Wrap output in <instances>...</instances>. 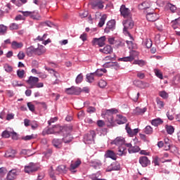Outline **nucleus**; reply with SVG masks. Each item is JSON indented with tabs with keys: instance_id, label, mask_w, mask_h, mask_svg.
Wrapping results in <instances>:
<instances>
[{
	"instance_id": "1",
	"label": "nucleus",
	"mask_w": 180,
	"mask_h": 180,
	"mask_svg": "<svg viewBox=\"0 0 180 180\" xmlns=\"http://www.w3.org/2000/svg\"><path fill=\"white\" fill-rule=\"evenodd\" d=\"M125 140L122 136H117L115 139L111 141V144H114L118 147V155L122 157L127 154V149L124 147Z\"/></svg>"
},
{
	"instance_id": "2",
	"label": "nucleus",
	"mask_w": 180,
	"mask_h": 180,
	"mask_svg": "<svg viewBox=\"0 0 180 180\" xmlns=\"http://www.w3.org/2000/svg\"><path fill=\"white\" fill-rule=\"evenodd\" d=\"M46 53V47L43 45H39L37 48L31 46L26 49V55L27 57H34V56H43Z\"/></svg>"
},
{
	"instance_id": "3",
	"label": "nucleus",
	"mask_w": 180,
	"mask_h": 180,
	"mask_svg": "<svg viewBox=\"0 0 180 180\" xmlns=\"http://www.w3.org/2000/svg\"><path fill=\"white\" fill-rule=\"evenodd\" d=\"M122 25L124 26V29H123L124 34L129 36L131 40H133V37H131V35L130 34V32H129V30L133 29V27H134V22L131 19V17L130 18H127V20H124L122 22Z\"/></svg>"
},
{
	"instance_id": "4",
	"label": "nucleus",
	"mask_w": 180,
	"mask_h": 180,
	"mask_svg": "<svg viewBox=\"0 0 180 180\" xmlns=\"http://www.w3.org/2000/svg\"><path fill=\"white\" fill-rule=\"evenodd\" d=\"M40 169V165L39 163L30 162L28 165L25 166V172L26 174H32Z\"/></svg>"
},
{
	"instance_id": "5",
	"label": "nucleus",
	"mask_w": 180,
	"mask_h": 180,
	"mask_svg": "<svg viewBox=\"0 0 180 180\" xmlns=\"http://www.w3.org/2000/svg\"><path fill=\"white\" fill-rule=\"evenodd\" d=\"M120 12L124 19H130V18H131V11H130V9L126 7L125 5L121 6Z\"/></svg>"
},
{
	"instance_id": "6",
	"label": "nucleus",
	"mask_w": 180,
	"mask_h": 180,
	"mask_svg": "<svg viewBox=\"0 0 180 180\" xmlns=\"http://www.w3.org/2000/svg\"><path fill=\"white\" fill-rule=\"evenodd\" d=\"M105 41H106V37L103 36L100 38H94L91 43L93 46H98L99 47H103V46H105Z\"/></svg>"
},
{
	"instance_id": "7",
	"label": "nucleus",
	"mask_w": 180,
	"mask_h": 180,
	"mask_svg": "<svg viewBox=\"0 0 180 180\" xmlns=\"http://www.w3.org/2000/svg\"><path fill=\"white\" fill-rule=\"evenodd\" d=\"M65 92L68 95H79L82 92V89L80 87L72 86L70 88L65 89Z\"/></svg>"
},
{
	"instance_id": "8",
	"label": "nucleus",
	"mask_w": 180,
	"mask_h": 180,
	"mask_svg": "<svg viewBox=\"0 0 180 180\" xmlns=\"http://www.w3.org/2000/svg\"><path fill=\"white\" fill-rule=\"evenodd\" d=\"M116 29V21L115 20H111L107 22L106 27L104 30L105 33H110Z\"/></svg>"
},
{
	"instance_id": "9",
	"label": "nucleus",
	"mask_w": 180,
	"mask_h": 180,
	"mask_svg": "<svg viewBox=\"0 0 180 180\" xmlns=\"http://www.w3.org/2000/svg\"><path fill=\"white\" fill-rule=\"evenodd\" d=\"M39 77L30 76V77H28V79L26 80V83L28 85H30L29 89H32L33 88H34L37 82H39Z\"/></svg>"
},
{
	"instance_id": "10",
	"label": "nucleus",
	"mask_w": 180,
	"mask_h": 180,
	"mask_svg": "<svg viewBox=\"0 0 180 180\" xmlns=\"http://www.w3.org/2000/svg\"><path fill=\"white\" fill-rule=\"evenodd\" d=\"M159 18L160 15L154 13V11L150 13L148 12L146 14V19L148 20V22H155L156 20H158Z\"/></svg>"
},
{
	"instance_id": "11",
	"label": "nucleus",
	"mask_w": 180,
	"mask_h": 180,
	"mask_svg": "<svg viewBox=\"0 0 180 180\" xmlns=\"http://www.w3.org/2000/svg\"><path fill=\"white\" fill-rule=\"evenodd\" d=\"M119 169H120V163L118 162H114L106 168V172H112V171H119Z\"/></svg>"
},
{
	"instance_id": "12",
	"label": "nucleus",
	"mask_w": 180,
	"mask_h": 180,
	"mask_svg": "<svg viewBox=\"0 0 180 180\" xmlns=\"http://www.w3.org/2000/svg\"><path fill=\"white\" fill-rule=\"evenodd\" d=\"M117 113V110L115 108H112L110 110H107L105 112V117H108V122L110 123H113V116L112 115Z\"/></svg>"
},
{
	"instance_id": "13",
	"label": "nucleus",
	"mask_w": 180,
	"mask_h": 180,
	"mask_svg": "<svg viewBox=\"0 0 180 180\" xmlns=\"http://www.w3.org/2000/svg\"><path fill=\"white\" fill-rule=\"evenodd\" d=\"M18 174H19V171H18V169H11L7 174L6 179L7 180L16 179V177L18 176Z\"/></svg>"
},
{
	"instance_id": "14",
	"label": "nucleus",
	"mask_w": 180,
	"mask_h": 180,
	"mask_svg": "<svg viewBox=\"0 0 180 180\" xmlns=\"http://www.w3.org/2000/svg\"><path fill=\"white\" fill-rule=\"evenodd\" d=\"M105 158H110L111 160H113L114 161H116L117 160V156L116 155V153L115 151L112 150H108L105 151L104 155Z\"/></svg>"
},
{
	"instance_id": "15",
	"label": "nucleus",
	"mask_w": 180,
	"mask_h": 180,
	"mask_svg": "<svg viewBox=\"0 0 180 180\" xmlns=\"http://www.w3.org/2000/svg\"><path fill=\"white\" fill-rule=\"evenodd\" d=\"M95 137H96V134L95 131H91L89 134L84 135V141L89 143V141H94Z\"/></svg>"
},
{
	"instance_id": "16",
	"label": "nucleus",
	"mask_w": 180,
	"mask_h": 180,
	"mask_svg": "<svg viewBox=\"0 0 180 180\" xmlns=\"http://www.w3.org/2000/svg\"><path fill=\"white\" fill-rule=\"evenodd\" d=\"M139 163L143 167H148L150 164H151V162L150 160H148V158L147 156H141L139 158Z\"/></svg>"
},
{
	"instance_id": "17",
	"label": "nucleus",
	"mask_w": 180,
	"mask_h": 180,
	"mask_svg": "<svg viewBox=\"0 0 180 180\" xmlns=\"http://www.w3.org/2000/svg\"><path fill=\"white\" fill-rule=\"evenodd\" d=\"M125 130L131 137H133V136H136V134L139 133V129H134V130H132V129L130 128V127L129 126V124H126Z\"/></svg>"
},
{
	"instance_id": "18",
	"label": "nucleus",
	"mask_w": 180,
	"mask_h": 180,
	"mask_svg": "<svg viewBox=\"0 0 180 180\" xmlns=\"http://www.w3.org/2000/svg\"><path fill=\"white\" fill-rule=\"evenodd\" d=\"M91 167L94 168V169H101V167H102V162L98 159L91 160Z\"/></svg>"
},
{
	"instance_id": "19",
	"label": "nucleus",
	"mask_w": 180,
	"mask_h": 180,
	"mask_svg": "<svg viewBox=\"0 0 180 180\" xmlns=\"http://www.w3.org/2000/svg\"><path fill=\"white\" fill-rule=\"evenodd\" d=\"M147 112V108H140L139 107H136L134 110H133V114L136 115V116H139L140 115H144Z\"/></svg>"
},
{
	"instance_id": "20",
	"label": "nucleus",
	"mask_w": 180,
	"mask_h": 180,
	"mask_svg": "<svg viewBox=\"0 0 180 180\" xmlns=\"http://www.w3.org/2000/svg\"><path fill=\"white\" fill-rule=\"evenodd\" d=\"M99 51L104 54H111V53H113V48L110 45H107L103 49H100Z\"/></svg>"
},
{
	"instance_id": "21",
	"label": "nucleus",
	"mask_w": 180,
	"mask_h": 180,
	"mask_svg": "<svg viewBox=\"0 0 180 180\" xmlns=\"http://www.w3.org/2000/svg\"><path fill=\"white\" fill-rule=\"evenodd\" d=\"M93 9H103L104 6L102 1H96L91 4Z\"/></svg>"
},
{
	"instance_id": "22",
	"label": "nucleus",
	"mask_w": 180,
	"mask_h": 180,
	"mask_svg": "<svg viewBox=\"0 0 180 180\" xmlns=\"http://www.w3.org/2000/svg\"><path fill=\"white\" fill-rule=\"evenodd\" d=\"M79 165H81V160H76L75 162L72 163L70 165V171H71V172L75 174V172H77V171H75L76 168H78Z\"/></svg>"
},
{
	"instance_id": "23",
	"label": "nucleus",
	"mask_w": 180,
	"mask_h": 180,
	"mask_svg": "<svg viewBox=\"0 0 180 180\" xmlns=\"http://www.w3.org/2000/svg\"><path fill=\"white\" fill-rule=\"evenodd\" d=\"M6 158H15L16 157V150L13 149L8 150L5 153Z\"/></svg>"
},
{
	"instance_id": "24",
	"label": "nucleus",
	"mask_w": 180,
	"mask_h": 180,
	"mask_svg": "<svg viewBox=\"0 0 180 180\" xmlns=\"http://www.w3.org/2000/svg\"><path fill=\"white\" fill-rule=\"evenodd\" d=\"M52 144L56 148H61V145L63 144V139H54L52 141Z\"/></svg>"
},
{
	"instance_id": "25",
	"label": "nucleus",
	"mask_w": 180,
	"mask_h": 180,
	"mask_svg": "<svg viewBox=\"0 0 180 180\" xmlns=\"http://www.w3.org/2000/svg\"><path fill=\"white\" fill-rule=\"evenodd\" d=\"M22 47H23L22 42H18L16 41H13L11 43V49H13V50H18V49H22Z\"/></svg>"
},
{
	"instance_id": "26",
	"label": "nucleus",
	"mask_w": 180,
	"mask_h": 180,
	"mask_svg": "<svg viewBox=\"0 0 180 180\" xmlns=\"http://www.w3.org/2000/svg\"><path fill=\"white\" fill-rule=\"evenodd\" d=\"M67 172V169L65 165H60L57 167L56 170V175H58V174H65Z\"/></svg>"
},
{
	"instance_id": "27",
	"label": "nucleus",
	"mask_w": 180,
	"mask_h": 180,
	"mask_svg": "<svg viewBox=\"0 0 180 180\" xmlns=\"http://www.w3.org/2000/svg\"><path fill=\"white\" fill-rule=\"evenodd\" d=\"M57 132V130L54 129L53 127L52 128H47L44 129L42 132L43 136H46V134H55V133Z\"/></svg>"
},
{
	"instance_id": "28",
	"label": "nucleus",
	"mask_w": 180,
	"mask_h": 180,
	"mask_svg": "<svg viewBox=\"0 0 180 180\" xmlns=\"http://www.w3.org/2000/svg\"><path fill=\"white\" fill-rule=\"evenodd\" d=\"M117 124H124L126 122H127V119H126V117H123L122 115H117Z\"/></svg>"
},
{
	"instance_id": "29",
	"label": "nucleus",
	"mask_w": 180,
	"mask_h": 180,
	"mask_svg": "<svg viewBox=\"0 0 180 180\" xmlns=\"http://www.w3.org/2000/svg\"><path fill=\"white\" fill-rule=\"evenodd\" d=\"M30 18L34 20H40L41 19V16L37 11H31Z\"/></svg>"
},
{
	"instance_id": "30",
	"label": "nucleus",
	"mask_w": 180,
	"mask_h": 180,
	"mask_svg": "<svg viewBox=\"0 0 180 180\" xmlns=\"http://www.w3.org/2000/svg\"><path fill=\"white\" fill-rule=\"evenodd\" d=\"M108 70L105 68H101V69H97L96 71L94 72V75L96 77H102L103 74H106Z\"/></svg>"
},
{
	"instance_id": "31",
	"label": "nucleus",
	"mask_w": 180,
	"mask_h": 180,
	"mask_svg": "<svg viewBox=\"0 0 180 180\" xmlns=\"http://www.w3.org/2000/svg\"><path fill=\"white\" fill-rule=\"evenodd\" d=\"M96 77V75H95L94 72L90 73V74H87L86 75V80L87 82H94V81L95 80V77Z\"/></svg>"
},
{
	"instance_id": "32",
	"label": "nucleus",
	"mask_w": 180,
	"mask_h": 180,
	"mask_svg": "<svg viewBox=\"0 0 180 180\" xmlns=\"http://www.w3.org/2000/svg\"><path fill=\"white\" fill-rule=\"evenodd\" d=\"M163 122L164 121H162L161 118H156L152 120L151 124H153V126L157 127V126H160V124H162Z\"/></svg>"
},
{
	"instance_id": "33",
	"label": "nucleus",
	"mask_w": 180,
	"mask_h": 180,
	"mask_svg": "<svg viewBox=\"0 0 180 180\" xmlns=\"http://www.w3.org/2000/svg\"><path fill=\"white\" fill-rule=\"evenodd\" d=\"M106 19H108V15H106V14H104L101 16V18H100V21L98 22L99 27H103V25H105V22L106 21Z\"/></svg>"
},
{
	"instance_id": "34",
	"label": "nucleus",
	"mask_w": 180,
	"mask_h": 180,
	"mask_svg": "<svg viewBox=\"0 0 180 180\" xmlns=\"http://www.w3.org/2000/svg\"><path fill=\"white\" fill-rule=\"evenodd\" d=\"M101 174V172H97L96 174H92L89 176V178L91 180H106L105 179H99V174Z\"/></svg>"
},
{
	"instance_id": "35",
	"label": "nucleus",
	"mask_w": 180,
	"mask_h": 180,
	"mask_svg": "<svg viewBox=\"0 0 180 180\" xmlns=\"http://www.w3.org/2000/svg\"><path fill=\"white\" fill-rule=\"evenodd\" d=\"M140 151V147L139 146H131V148H128V152L129 154H133L134 153H139Z\"/></svg>"
},
{
	"instance_id": "36",
	"label": "nucleus",
	"mask_w": 180,
	"mask_h": 180,
	"mask_svg": "<svg viewBox=\"0 0 180 180\" xmlns=\"http://www.w3.org/2000/svg\"><path fill=\"white\" fill-rule=\"evenodd\" d=\"M165 129L167 134H174V131H175V128L172 125H166Z\"/></svg>"
},
{
	"instance_id": "37",
	"label": "nucleus",
	"mask_w": 180,
	"mask_h": 180,
	"mask_svg": "<svg viewBox=\"0 0 180 180\" xmlns=\"http://www.w3.org/2000/svg\"><path fill=\"white\" fill-rule=\"evenodd\" d=\"M156 103L159 109H164V106H165V103H164V101H161L160 98H156Z\"/></svg>"
},
{
	"instance_id": "38",
	"label": "nucleus",
	"mask_w": 180,
	"mask_h": 180,
	"mask_svg": "<svg viewBox=\"0 0 180 180\" xmlns=\"http://www.w3.org/2000/svg\"><path fill=\"white\" fill-rule=\"evenodd\" d=\"M150 8V4L147 1H144L142 4L139 5V9H148Z\"/></svg>"
},
{
	"instance_id": "39",
	"label": "nucleus",
	"mask_w": 180,
	"mask_h": 180,
	"mask_svg": "<svg viewBox=\"0 0 180 180\" xmlns=\"http://www.w3.org/2000/svg\"><path fill=\"white\" fill-rule=\"evenodd\" d=\"M72 136L68 134L62 140L67 144L68 143H71V141H72Z\"/></svg>"
},
{
	"instance_id": "40",
	"label": "nucleus",
	"mask_w": 180,
	"mask_h": 180,
	"mask_svg": "<svg viewBox=\"0 0 180 180\" xmlns=\"http://www.w3.org/2000/svg\"><path fill=\"white\" fill-rule=\"evenodd\" d=\"M155 75L158 77V78H160V79H163L164 77L162 76V72H161V70L158 69H154Z\"/></svg>"
},
{
	"instance_id": "41",
	"label": "nucleus",
	"mask_w": 180,
	"mask_h": 180,
	"mask_svg": "<svg viewBox=\"0 0 180 180\" xmlns=\"http://www.w3.org/2000/svg\"><path fill=\"white\" fill-rule=\"evenodd\" d=\"M119 61H124L125 63L129 62L131 63L133 61V58L130 56L123 57L118 59Z\"/></svg>"
},
{
	"instance_id": "42",
	"label": "nucleus",
	"mask_w": 180,
	"mask_h": 180,
	"mask_svg": "<svg viewBox=\"0 0 180 180\" xmlns=\"http://www.w3.org/2000/svg\"><path fill=\"white\" fill-rule=\"evenodd\" d=\"M133 64L139 65V67H143V65H146V62L143 60H135Z\"/></svg>"
},
{
	"instance_id": "43",
	"label": "nucleus",
	"mask_w": 180,
	"mask_h": 180,
	"mask_svg": "<svg viewBox=\"0 0 180 180\" xmlns=\"http://www.w3.org/2000/svg\"><path fill=\"white\" fill-rule=\"evenodd\" d=\"M4 68L6 72H12V71H13V68H12V66L9 65L8 63L4 65Z\"/></svg>"
},
{
	"instance_id": "44",
	"label": "nucleus",
	"mask_w": 180,
	"mask_h": 180,
	"mask_svg": "<svg viewBox=\"0 0 180 180\" xmlns=\"http://www.w3.org/2000/svg\"><path fill=\"white\" fill-rule=\"evenodd\" d=\"M25 71L23 70H17V75L18 77V78H20V79H22V78H25Z\"/></svg>"
},
{
	"instance_id": "45",
	"label": "nucleus",
	"mask_w": 180,
	"mask_h": 180,
	"mask_svg": "<svg viewBox=\"0 0 180 180\" xmlns=\"http://www.w3.org/2000/svg\"><path fill=\"white\" fill-rule=\"evenodd\" d=\"M33 139H36V136H34V134L27 135L22 137V140H25V141H27L29 140H33Z\"/></svg>"
},
{
	"instance_id": "46",
	"label": "nucleus",
	"mask_w": 180,
	"mask_h": 180,
	"mask_svg": "<svg viewBox=\"0 0 180 180\" xmlns=\"http://www.w3.org/2000/svg\"><path fill=\"white\" fill-rule=\"evenodd\" d=\"M84 79V76H82V74H79L77 75L75 79L76 84H81Z\"/></svg>"
},
{
	"instance_id": "47",
	"label": "nucleus",
	"mask_w": 180,
	"mask_h": 180,
	"mask_svg": "<svg viewBox=\"0 0 180 180\" xmlns=\"http://www.w3.org/2000/svg\"><path fill=\"white\" fill-rule=\"evenodd\" d=\"M6 172H8V170H6V168L1 167L0 168V178L5 176V175H6Z\"/></svg>"
},
{
	"instance_id": "48",
	"label": "nucleus",
	"mask_w": 180,
	"mask_h": 180,
	"mask_svg": "<svg viewBox=\"0 0 180 180\" xmlns=\"http://www.w3.org/2000/svg\"><path fill=\"white\" fill-rule=\"evenodd\" d=\"M144 132L146 134H153V128L150 126H146L144 129Z\"/></svg>"
},
{
	"instance_id": "49",
	"label": "nucleus",
	"mask_w": 180,
	"mask_h": 180,
	"mask_svg": "<svg viewBox=\"0 0 180 180\" xmlns=\"http://www.w3.org/2000/svg\"><path fill=\"white\" fill-rule=\"evenodd\" d=\"M159 96L163 99H167L168 98V93L165 91H162L159 92Z\"/></svg>"
},
{
	"instance_id": "50",
	"label": "nucleus",
	"mask_w": 180,
	"mask_h": 180,
	"mask_svg": "<svg viewBox=\"0 0 180 180\" xmlns=\"http://www.w3.org/2000/svg\"><path fill=\"white\" fill-rule=\"evenodd\" d=\"M156 27H158V30H162V25H164V22H162V20H159V21H157L155 23Z\"/></svg>"
},
{
	"instance_id": "51",
	"label": "nucleus",
	"mask_w": 180,
	"mask_h": 180,
	"mask_svg": "<svg viewBox=\"0 0 180 180\" xmlns=\"http://www.w3.org/2000/svg\"><path fill=\"white\" fill-rule=\"evenodd\" d=\"M7 29L8 28L6 27V26L4 25H0V34H5V33H6Z\"/></svg>"
},
{
	"instance_id": "52",
	"label": "nucleus",
	"mask_w": 180,
	"mask_h": 180,
	"mask_svg": "<svg viewBox=\"0 0 180 180\" xmlns=\"http://www.w3.org/2000/svg\"><path fill=\"white\" fill-rule=\"evenodd\" d=\"M115 47H117V49H119V47H124V41L120 40L117 41L115 43Z\"/></svg>"
},
{
	"instance_id": "53",
	"label": "nucleus",
	"mask_w": 180,
	"mask_h": 180,
	"mask_svg": "<svg viewBox=\"0 0 180 180\" xmlns=\"http://www.w3.org/2000/svg\"><path fill=\"white\" fill-rule=\"evenodd\" d=\"M10 30H18L19 29V25L16 23H11L9 26Z\"/></svg>"
},
{
	"instance_id": "54",
	"label": "nucleus",
	"mask_w": 180,
	"mask_h": 180,
	"mask_svg": "<svg viewBox=\"0 0 180 180\" xmlns=\"http://www.w3.org/2000/svg\"><path fill=\"white\" fill-rule=\"evenodd\" d=\"M46 39H47V34H44L42 37L38 36L34 41L38 40V41H44Z\"/></svg>"
},
{
	"instance_id": "55",
	"label": "nucleus",
	"mask_w": 180,
	"mask_h": 180,
	"mask_svg": "<svg viewBox=\"0 0 180 180\" xmlns=\"http://www.w3.org/2000/svg\"><path fill=\"white\" fill-rule=\"evenodd\" d=\"M30 153V150L22 149L20 152V154H23L24 155H28V157H30V155H32V153Z\"/></svg>"
},
{
	"instance_id": "56",
	"label": "nucleus",
	"mask_w": 180,
	"mask_h": 180,
	"mask_svg": "<svg viewBox=\"0 0 180 180\" xmlns=\"http://www.w3.org/2000/svg\"><path fill=\"white\" fill-rule=\"evenodd\" d=\"M106 85H108V83L103 79L100 80L98 82V86H100V88H105Z\"/></svg>"
},
{
	"instance_id": "57",
	"label": "nucleus",
	"mask_w": 180,
	"mask_h": 180,
	"mask_svg": "<svg viewBox=\"0 0 180 180\" xmlns=\"http://www.w3.org/2000/svg\"><path fill=\"white\" fill-rule=\"evenodd\" d=\"M145 45L146 46L147 49H150L153 46V41L151 39H146L145 41Z\"/></svg>"
},
{
	"instance_id": "58",
	"label": "nucleus",
	"mask_w": 180,
	"mask_h": 180,
	"mask_svg": "<svg viewBox=\"0 0 180 180\" xmlns=\"http://www.w3.org/2000/svg\"><path fill=\"white\" fill-rule=\"evenodd\" d=\"M169 139H165V143H164V147L165 148L166 150H169L170 148V145H169Z\"/></svg>"
},
{
	"instance_id": "59",
	"label": "nucleus",
	"mask_w": 180,
	"mask_h": 180,
	"mask_svg": "<svg viewBox=\"0 0 180 180\" xmlns=\"http://www.w3.org/2000/svg\"><path fill=\"white\" fill-rule=\"evenodd\" d=\"M10 136H11V131L6 130L2 132V137H4V139H9Z\"/></svg>"
},
{
	"instance_id": "60",
	"label": "nucleus",
	"mask_w": 180,
	"mask_h": 180,
	"mask_svg": "<svg viewBox=\"0 0 180 180\" xmlns=\"http://www.w3.org/2000/svg\"><path fill=\"white\" fill-rule=\"evenodd\" d=\"M30 126H31V127H32V129L33 130H36V129H37V127H39V124H38L37 122H35V121H33V122H30Z\"/></svg>"
},
{
	"instance_id": "61",
	"label": "nucleus",
	"mask_w": 180,
	"mask_h": 180,
	"mask_svg": "<svg viewBox=\"0 0 180 180\" xmlns=\"http://www.w3.org/2000/svg\"><path fill=\"white\" fill-rule=\"evenodd\" d=\"M53 129L57 131L56 133H60V131H63V130H64V128H63V127H60V125L53 126Z\"/></svg>"
},
{
	"instance_id": "62",
	"label": "nucleus",
	"mask_w": 180,
	"mask_h": 180,
	"mask_svg": "<svg viewBox=\"0 0 180 180\" xmlns=\"http://www.w3.org/2000/svg\"><path fill=\"white\" fill-rule=\"evenodd\" d=\"M86 16H88V11H81L79 13V17L82 19H84V18H86Z\"/></svg>"
},
{
	"instance_id": "63",
	"label": "nucleus",
	"mask_w": 180,
	"mask_h": 180,
	"mask_svg": "<svg viewBox=\"0 0 180 180\" xmlns=\"http://www.w3.org/2000/svg\"><path fill=\"white\" fill-rule=\"evenodd\" d=\"M25 57V53L23 51H20L18 54V58L20 60H24Z\"/></svg>"
},
{
	"instance_id": "64",
	"label": "nucleus",
	"mask_w": 180,
	"mask_h": 180,
	"mask_svg": "<svg viewBox=\"0 0 180 180\" xmlns=\"http://www.w3.org/2000/svg\"><path fill=\"white\" fill-rule=\"evenodd\" d=\"M27 105L28 109L31 112H34V105H33L32 103H27Z\"/></svg>"
}]
</instances>
